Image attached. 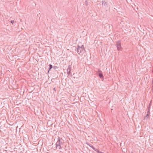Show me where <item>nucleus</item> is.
Returning a JSON list of instances; mask_svg holds the SVG:
<instances>
[{"instance_id": "8", "label": "nucleus", "mask_w": 153, "mask_h": 153, "mask_svg": "<svg viewBox=\"0 0 153 153\" xmlns=\"http://www.w3.org/2000/svg\"><path fill=\"white\" fill-rule=\"evenodd\" d=\"M49 66V68L48 71V73L49 72V71L51 70V69L53 68L51 64H50Z\"/></svg>"}, {"instance_id": "15", "label": "nucleus", "mask_w": 153, "mask_h": 153, "mask_svg": "<svg viewBox=\"0 0 153 153\" xmlns=\"http://www.w3.org/2000/svg\"><path fill=\"white\" fill-rule=\"evenodd\" d=\"M99 153H104V152H102L100 151Z\"/></svg>"}, {"instance_id": "17", "label": "nucleus", "mask_w": 153, "mask_h": 153, "mask_svg": "<svg viewBox=\"0 0 153 153\" xmlns=\"http://www.w3.org/2000/svg\"><path fill=\"white\" fill-rule=\"evenodd\" d=\"M99 72H100H100H101V71H100V70H99Z\"/></svg>"}, {"instance_id": "1", "label": "nucleus", "mask_w": 153, "mask_h": 153, "mask_svg": "<svg viewBox=\"0 0 153 153\" xmlns=\"http://www.w3.org/2000/svg\"><path fill=\"white\" fill-rule=\"evenodd\" d=\"M77 49V52L79 54H82L85 51L83 45H82L81 46L78 45Z\"/></svg>"}, {"instance_id": "19", "label": "nucleus", "mask_w": 153, "mask_h": 153, "mask_svg": "<svg viewBox=\"0 0 153 153\" xmlns=\"http://www.w3.org/2000/svg\"><path fill=\"white\" fill-rule=\"evenodd\" d=\"M53 89L55 90V88H54Z\"/></svg>"}, {"instance_id": "4", "label": "nucleus", "mask_w": 153, "mask_h": 153, "mask_svg": "<svg viewBox=\"0 0 153 153\" xmlns=\"http://www.w3.org/2000/svg\"><path fill=\"white\" fill-rule=\"evenodd\" d=\"M71 65H69L67 70V74L68 76H69L70 75H71Z\"/></svg>"}, {"instance_id": "2", "label": "nucleus", "mask_w": 153, "mask_h": 153, "mask_svg": "<svg viewBox=\"0 0 153 153\" xmlns=\"http://www.w3.org/2000/svg\"><path fill=\"white\" fill-rule=\"evenodd\" d=\"M62 143V139L59 137L58 140L56 144V146L58 147L59 149H61L62 147H61V145Z\"/></svg>"}, {"instance_id": "18", "label": "nucleus", "mask_w": 153, "mask_h": 153, "mask_svg": "<svg viewBox=\"0 0 153 153\" xmlns=\"http://www.w3.org/2000/svg\"><path fill=\"white\" fill-rule=\"evenodd\" d=\"M153 90V85H152Z\"/></svg>"}, {"instance_id": "5", "label": "nucleus", "mask_w": 153, "mask_h": 153, "mask_svg": "<svg viewBox=\"0 0 153 153\" xmlns=\"http://www.w3.org/2000/svg\"><path fill=\"white\" fill-rule=\"evenodd\" d=\"M149 117V114L147 113L146 116L144 117V120H147Z\"/></svg>"}, {"instance_id": "14", "label": "nucleus", "mask_w": 153, "mask_h": 153, "mask_svg": "<svg viewBox=\"0 0 153 153\" xmlns=\"http://www.w3.org/2000/svg\"><path fill=\"white\" fill-rule=\"evenodd\" d=\"M10 22L13 24V23H14L15 21L14 20H12L10 21Z\"/></svg>"}, {"instance_id": "16", "label": "nucleus", "mask_w": 153, "mask_h": 153, "mask_svg": "<svg viewBox=\"0 0 153 153\" xmlns=\"http://www.w3.org/2000/svg\"><path fill=\"white\" fill-rule=\"evenodd\" d=\"M152 83L153 85V79H152Z\"/></svg>"}, {"instance_id": "13", "label": "nucleus", "mask_w": 153, "mask_h": 153, "mask_svg": "<svg viewBox=\"0 0 153 153\" xmlns=\"http://www.w3.org/2000/svg\"><path fill=\"white\" fill-rule=\"evenodd\" d=\"M85 4H86V6H87L88 5V2L87 1H85Z\"/></svg>"}, {"instance_id": "11", "label": "nucleus", "mask_w": 153, "mask_h": 153, "mask_svg": "<svg viewBox=\"0 0 153 153\" xmlns=\"http://www.w3.org/2000/svg\"><path fill=\"white\" fill-rule=\"evenodd\" d=\"M150 104H149V109L148 111H147V113H148V114H149L150 113V109H149V108H150Z\"/></svg>"}, {"instance_id": "10", "label": "nucleus", "mask_w": 153, "mask_h": 153, "mask_svg": "<svg viewBox=\"0 0 153 153\" xmlns=\"http://www.w3.org/2000/svg\"><path fill=\"white\" fill-rule=\"evenodd\" d=\"M88 145L90 146V147H91V148H92L93 149H94V147L92 145H91L90 144H88Z\"/></svg>"}, {"instance_id": "9", "label": "nucleus", "mask_w": 153, "mask_h": 153, "mask_svg": "<svg viewBox=\"0 0 153 153\" xmlns=\"http://www.w3.org/2000/svg\"><path fill=\"white\" fill-rule=\"evenodd\" d=\"M95 151L99 153L100 151L97 149L94 148V149H93Z\"/></svg>"}, {"instance_id": "12", "label": "nucleus", "mask_w": 153, "mask_h": 153, "mask_svg": "<svg viewBox=\"0 0 153 153\" xmlns=\"http://www.w3.org/2000/svg\"><path fill=\"white\" fill-rule=\"evenodd\" d=\"M57 68V67L56 66H54L53 67V68L54 69V70H56Z\"/></svg>"}, {"instance_id": "6", "label": "nucleus", "mask_w": 153, "mask_h": 153, "mask_svg": "<svg viewBox=\"0 0 153 153\" xmlns=\"http://www.w3.org/2000/svg\"><path fill=\"white\" fill-rule=\"evenodd\" d=\"M102 5L104 6H106L107 5V3H106L105 1H102Z\"/></svg>"}, {"instance_id": "7", "label": "nucleus", "mask_w": 153, "mask_h": 153, "mask_svg": "<svg viewBox=\"0 0 153 153\" xmlns=\"http://www.w3.org/2000/svg\"><path fill=\"white\" fill-rule=\"evenodd\" d=\"M99 76L101 78H103V76L102 73H99Z\"/></svg>"}, {"instance_id": "3", "label": "nucleus", "mask_w": 153, "mask_h": 153, "mask_svg": "<svg viewBox=\"0 0 153 153\" xmlns=\"http://www.w3.org/2000/svg\"><path fill=\"white\" fill-rule=\"evenodd\" d=\"M117 48L118 50H120L121 48V45L120 41H119L117 42Z\"/></svg>"}]
</instances>
